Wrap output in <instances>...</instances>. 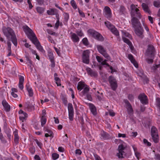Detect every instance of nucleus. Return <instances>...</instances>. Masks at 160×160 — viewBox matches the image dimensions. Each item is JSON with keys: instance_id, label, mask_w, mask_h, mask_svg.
Instances as JSON below:
<instances>
[{"instance_id": "nucleus-1", "label": "nucleus", "mask_w": 160, "mask_h": 160, "mask_svg": "<svg viewBox=\"0 0 160 160\" xmlns=\"http://www.w3.org/2000/svg\"><path fill=\"white\" fill-rule=\"evenodd\" d=\"M24 31L27 34L29 39L35 45L37 49L42 52H44L45 51L42 46H41L40 42L37 39L35 34L32 30L28 26H25L23 27Z\"/></svg>"}, {"instance_id": "nucleus-2", "label": "nucleus", "mask_w": 160, "mask_h": 160, "mask_svg": "<svg viewBox=\"0 0 160 160\" xmlns=\"http://www.w3.org/2000/svg\"><path fill=\"white\" fill-rule=\"evenodd\" d=\"M4 35L9 41H11L15 46L17 45V41L14 31L9 27H3L2 28Z\"/></svg>"}, {"instance_id": "nucleus-3", "label": "nucleus", "mask_w": 160, "mask_h": 160, "mask_svg": "<svg viewBox=\"0 0 160 160\" xmlns=\"http://www.w3.org/2000/svg\"><path fill=\"white\" fill-rule=\"evenodd\" d=\"M127 145L124 142L120 144L118 146V152L117 153V156L118 158H122L126 156L127 154Z\"/></svg>"}, {"instance_id": "nucleus-4", "label": "nucleus", "mask_w": 160, "mask_h": 160, "mask_svg": "<svg viewBox=\"0 0 160 160\" xmlns=\"http://www.w3.org/2000/svg\"><path fill=\"white\" fill-rule=\"evenodd\" d=\"M154 49L153 46L148 45V48L146 51V55L150 58H148L147 59V62L149 63H152L153 61V59L154 56Z\"/></svg>"}, {"instance_id": "nucleus-5", "label": "nucleus", "mask_w": 160, "mask_h": 160, "mask_svg": "<svg viewBox=\"0 0 160 160\" xmlns=\"http://www.w3.org/2000/svg\"><path fill=\"white\" fill-rule=\"evenodd\" d=\"M88 33L95 38L100 41H102L103 38L102 36L98 32L92 29H89L88 31Z\"/></svg>"}, {"instance_id": "nucleus-6", "label": "nucleus", "mask_w": 160, "mask_h": 160, "mask_svg": "<svg viewBox=\"0 0 160 160\" xmlns=\"http://www.w3.org/2000/svg\"><path fill=\"white\" fill-rule=\"evenodd\" d=\"M105 24L106 27L111 31L113 34L118 37V38H119V34L118 31L115 27L110 22L108 21L105 22Z\"/></svg>"}, {"instance_id": "nucleus-7", "label": "nucleus", "mask_w": 160, "mask_h": 160, "mask_svg": "<svg viewBox=\"0 0 160 160\" xmlns=\"http://www.w3.org/2000/svg\"><path fill=\"white\" fill-rule=\"evenodd\" d=\"M151 134L153 141L155 143L158 142L159 137L157 128L154 126H152L151 129Z\"/></svg>"}, {"instance_id": "nucleus-8", "label": "nucleus", "mask_w": 160, "mask_h": 160, "mask_svg": "<svg viewBox=\"0 0 160 160\" xmlns=\"http://www.w3.org/2000/svg\"><path fill=\"white\" fill-rule=\"evenodd\" d=\"M135 34L139 38H142L144 37V30L141 25L134 28Z\"/></svg>"}, {"instance_id": "nucleus-9", "label": "nucleus", "mask_w": 160, "mask_h": 160, "mask_svg": "<svg viewBox=\"0 0 160 160\" xmlns=\"http://www.w3.org/2000/svg\"><path fill=\"white\" fill-rule=\"evenodd\" d=\"M96 47L98 52L102 54L105 58L109 59V56L106 52V50L104 47L100 45H97Z\"/></svg>"}, {"instance_id": "nucleus-10", "label": "nucleus", "mask_w": 160, "mask_h": 160, "mask_svg": "<svg viewBox=\"0 0 160 160\" xmlns=\"http://www.w3.org/2000/svg\"><path fill=\"white\" fill-rule=\"evenodd\" d=\"M109 82L112 90H115L117 87V82L116 79L113 77L110 76L109 78Z\"/></svg>"}, {"instance_id": "nucleus-11", "label": "nucleus", "mask_w": 160, "mask_h": 160, "mask_svg": "<svg viewBox=\"0 0 160 160\" xmlns=\"http://www.w3.org/2000/svg\"><path fill=\"white\" fill-rule=\"evenodd\" d=\"M89 51L88 50L84 51L82 54V62L83 63L88 64L89 62Z\"/></svg>"}, {"instance_id": "nucleus-12", "label": "nucleus", "mask_w": 160, "mask_h": 160, "mask_svg": "<svg viewBox=\"0 0 160 160\" xmlns=\"http://www.w3.org/2000/svg\"><path fill=\"white\" fill-rule=\"evenodd\" d=\"M103 13L105 17L110 20L112 16L111 10L108 6H105L103 9Z\"/></svg>"}, {"instance_id": "nucleus-13", "label": "nucleus", "mask_w": 160, "mask_h": 160, "mask_svg": "<svg viewBox=\"0 0 160 160\" xmlns=\"http://www.w3.org/2000/svg\"><path fill=\"white\" fill-rule=\"evenodd\" d=\"M138 98L142 103L146 104L148 103L147 97L145 94H141L140 95Z\"/></svg>"}, {"instance_id": "nucleus-14", "label": "nucleus", "mask_w": 160, "mask_h": 160, "mask_svg": "<svg viewBox=\"0 0 160 160\" xmlns=\"http://www.w3.org/2000/svg\"><path fill=\"white\" fill-rule=\"evenodd\" d=\"M131 22L133 28L141 25L140 22L138 20L134 17H133L132 18Z\"/></svg>"}, {"instance_id": "nucleus-15", "label": "nucleus", "mask_w": 160, "mask_h": 160, "mask_svg": "<svg viewBox=\"0 0 160 160\" xmlns=\"http://www.w3.org/2000/svg\"><path fill=\"white\" fill-rule=\"evenodd\" d=\"M7 123L6 122L4 123V130L5 133L6 134L9 140L11 139V131L10 129L7 127Z\"/></svg>"}, {"instance_id": "nucleus-16", "label": "nucleus", "mask_w": 160, "mask_h": 160, "mask_svg": "<svg viewBox=\"0 0 160 160\" xmlns=\"http://www.w3.org/2000/svg\"><path fill=\"white\" fill-rule=\"evenodd\" d=\"M2 104L4 107V110L7 112H9L10 110V106L5 100L2 102Z\"/></svg>"}, {"instance_id": "nucleus-17", "label": "nucleus", "mask_w": 160, "mask_h": 160, "mask_svg": "<svg viewBox=\"0 0 160 160\" xmlns=\"http://www.w3.org/2000/svg\"><path fill=\"white\" fill-rule=\"evenodd\" d=\"M18 77L19 79L18 87L21 90H22L23 88V83L24 81V77L20 75H19Z\"/></svg>"}, {"instance_id": "nucleus-18", "label": "nucleus", "mask_w": 160, "mask_h": 160, "mask_svg": "<svg viewBox=\"0 0 160 160\" xmlns=\"http://www.w3.org/2000/svg\"><path fill=\"white\" fill-rule=\"evenodd\" d=\"M86 70L88 73L91 77H95L97 76V72L92 71L90 68H87Z\"/></svg>"}, {"instance_id": "nucleus-19", "label": "nucleus", "mask_w": 160, "mask_h": 160, "mask_svg": "<svg viewBox=\"0 0 160 160\" xmlns=\"http://www.w3.org/2000/svg\"><path fill=\"white\" fill-rule=\"evenodd\" d=\"M128 59L131 61V62L133 64L135 67L137 68L138 65L134 59L133 58L132 55L131 54H129L128 55Z\"/></svg>"}, {"instance_id": "nucleus-20", "label": "nucleus", "mask_w": 160, "mask_h": 160, "mask_svg": "<svg viewBox=\"0 0 160 160\" xmlns=\"http://www.w3.org/2000/svg\"><path fill=\"white\" fill-rule=\"evenodd\" d=\"M71 37L72 40L74 42H78L79 41V37L75 33H72Z\"/></svg>"}, {"instance_id": "nucleus-21", "label": "nucleus", "mask_w": 160, "mask_h": 160, "mask_svg": "<svg viewBox=\"0 0 160 160\" xmlns=\"http://www.w3.org/2000/svg\"><path fill=\"white\" fill-rule=\"evenodd\" d=\"M14 136V141L16 144H18V143L19 138L18 135V130L15 129L13 133Z\"/></svg>"}, {"instance_id": "nucleus-22", "label": "nucleus", "mask_w": 160, "mask_h": 160, "mask_svg": "<svg viewBox=\"0 0 160 160\" xmlns=\"http://www.w3.org/2000/svg\"><path fill=\"white\" fill-rule=\"evenodd\" d=\"M155 72H160V63L158 64L156 63L155 65H153L151 68Z\"/></svg>"}, {"instance_id": "nucleus-23", "label": "nucleus", "mask_w": 160, "mask_h": 160, "mask_svg": "<svg viewBox=\"0 0 160 160\" xmlns=\"http://www.w3.org/2000/svg\"><path fill=\"white\" fill-rule=\"evenodd\" d=\"M48 55L49 58L52 63V67H54L53 65V64L54 63V57L53 56V52L51 51H49L48 52Z\"/></svg>"}, {"instance_id": "nucleus-24", "label": "nucleus", "mask_w": 160, "mask_h": 160, "mask_svg": "<svg viewBox=\"0 0 160 160\" xmlns=\"http://www.w3.org/2000/svg\"><path fill=\"white\" fill-rule=\"evenodd\" d=\"M101 138L104 139H107L109 138V135L104 131H101L100 133Z\"/></svg>"}, {"instance_id": "nucleus-25", "label": "nucleus", "mask_w": 160, "mask_h": 160, "mask_svg": "<svg viewBox=\"0 0 160 160\" xmlns=\"http://www.w3.org/2000/svg\"><path fill=\"white\" fill-rule=\"evenodd\" d=\"M122 39L124 42L127 44L131 49H132L133 47L131 42L128 39L124 37V36H122Z\"/></svg>"}, {"instance_id": "nucleus-26", "label": "nucleus", "mask_w": 160, "mask_h": 160, "mask_svg": "<svg viewBox=\"0 0 160 160\" xmlns=\"http://www.w3.org/2000/svg\"><path fill=\"white\" fill-rule=\"evenodd\" d=\"M89 108L92 114L94 115H96L97 114V112L95 107L92 104H91L89 105Z\"/></svg>"}, {"instance_id": "nucleus-27", "label": "nucleus", "mask_w": 160, "mask_h": 160, "mask_svg": "<svg viewBox=\"0 0 160 160\" xmlns=\"http://www.w3.org/2000/svg\"><path fill=\"white\" fill-rule=\"evenodd\" d=\"M86 85L84 82H79L77 85V89L78 90L81 91L82 89H83Z\"/></svg>"}, {"instance_id": "nucleus-28", "label": "nucleus", "mask_w": 160, "mask_h": 160, "mask_svg": "<svg viewBox=\"0 0 160 160\" xmlns=\"http://www.w3.org/2000/svg\"><path fill=\"white\" fill-rule=\"evenodd\" d=\"M142 7L144 11L147 13L150 14V11L147 5L144 3H142Z\"/></svg>"}, {"instance_id": "nucleus-29", "label": "nucleus", "mask_w": 160, "mask_h": 160, "mask_svg": "<svg viewBox=\"0 0 160 160\" xmlns=\"http://www.w3.org/2000/svg\"><path fill=\"white\" fill-rule=\"evenodd\" d=\"M47 14L49 15H54L57 13L56 9L55 8H51L47 11Z\"/></svg>"}, {"instance_id": "nucleus-30", "label": "nucleus", "mask_w": 160, "mask_h": 160, "mask_svg": "<svg viewBox=\"0 0 160 160\" xmlns=\"http://www.w3.org/2000/svg\"><path fill=\"white\" fill-rule=\"evenodd\" d=\"M136 12H133V13H131L132 16H136L139 18H140L141 15L138 9L136 10Z\"/></svg>"}, {"instance_id": "nucleus-31", "label": "nucleus", "mask_w": 160, "mask_h": 160, "mask_svg": "<svg viewBox=\"0 0 160 160\" xmlns=\"http://www.w3.org/2000/svg\"><path fill=\"white\" fill-rule=\"evenodd\" d=\"M36 9L38 12L40 14H41L43 13L45 8L42 7H38L36 8Z\"/></svg>"}, {"instance_id": "nucleus-32", "label": "nucleus", "mask_w": 160, "mask_h": 160, "mask_svg": "<svg viewBox=\"0 0 160 160\" xmlns=\"http://www.w3.org/2000/svg\"><path fill=\"white\" fill-rule=\"evenodd\" d=\"M28 117V114L26 113H25L23 114H21L20 115L19 117V119L20 120H22V122L26 120V118Z\"/></svg>"}, {"instance_id": "nucleus-33", "label": "nucleus", "mask_w": 160, "mask_h": 160, "mask_svg": "<svg viewBox=\"0 0 160 160\" xmlns=\"http://www.w3.org/2000/svg\"><path fill=\"white\" fill-rule=\"evenodd\" d=\"M126 108L129 114L131 115L133 114V111L131 105L126 107Z\"/></svg>"}, {"instance_id": "nucleus-34", "label": "nucleus", "mask_w": 160, "mask_h": 160, "mask_svg": "<svg viewBox=\"0 0 160 160\" xmlns=\"http://www.w3.org/2000/svg\"><path fill=\"white\" fill-rule=\"evenodd\" d=\"M89 90V89L87 85L83 88V90L81 92L82 93V96L86 95L88 93Z\"/></svg>"}, {"instance_id": "nucleus-35", "label": "nucleus", "mask_w": 160, "mask_h": 160, "mask_svg": "<svg viewBox=\"0 0 160 160\" xmlns=\"http://www.w3.org/2000/svg\"><path fill=\"white\" fill-rule=\"evenodd\" d=\"M27 89L28 92L29 96L30 97H32L33 95V92L31 88L29 87H28L26 85Z\"/></svg>"}, {"instance_id": "nucleus-36", "label": "nucleus", "mask_w": 160, "mask_h": 160, "mask_svg": "<svg viewBox=\"0 0 160 160\" xmlns=\"http://www.w3.org/2000/svg\"><path fill=\"white\" fill-rule=\"evenodd\" d=\"M136 7H138V5H136ZM131 13H133V12H136V10H138V9L137 7H136V6L133 5L132 4L131 6Z\"/></svg>"}, {"instance_id": "nucleus-37", "label": "nucleus", "mask_w": 160, "mask_h": 160, "mask_svg": "<svg viewBox=\"0 0 160 160\" xmlns=\"http://www.w3.org/2000/svg\"><path fill=\"white\" fill-rule=\"evenodd\" d=\"M47 121V119L45 117H41V124L42 127H43L46 124Z\"/></svg>"}, {"instance_id": "nucleus-38", "label": "nucleus", "mask_w": 160, "mask_h": 160, "mask_svg": "<svg viewBox=\"0 0 160 160\" xmlns=\"http://www.w3.org/2000/svg\"><path fill=\"white\" fill-rule=\"evenodd\" d=\"M122 36H124V37H127L129 38H132L131 35L128 32H126L125 31H123L122 32Z\"/></svg>"}, {"instance_id": "nucleus-39", "label": "nucleus", "mask_w": 160, "mask_h": 160, "mask_svg": "<svg viewBox=\"0 0 160 160\" xmlns=\"http://www.w3.org/2000/svg\"><path fill=\"white\" fill-rule=\"evenodd\" d=\"M48 133H45V136L46 137H51L52 138L53 137V132L50 130H48Z\"/></svg>"}, {"instance_id": "nucleus-40", "label": "nucleus", "mask_w": 160, "mask_h": 160, "mask_svg": "<svg viewBox=\"0 0 160 160\" xmlns=\"http://www.w3.org/2000/svg\"><path fill=\"white\" fill-rule=\"evenodd\" d=\"M70 3L74 9H76L77 8V5L75 1L74 0H72L71 1Z\"/></svg>"}, {"instance_id": "nucleus-41", "label": "nucleus", "mask_w": 160, "mask_h": 160, "mask_svg": "<svg viewBox=\"0 0 160 160\" xmlns=\"http://www.w3.org/2000/svg\"><path fill=\"white\" fill-rule=\"evenodd\" d=\"M54 80L55 81L56 83L57 84L58 86H60L61 85V80L59 78H55L54 79Z\"/></svg>"}, {"instance_id": "nucleus-42", "label": "nucleus", "mask_w": 160, "mask_h": 160, "mask_svg": "<svg viewBox=\"0 0 160 160\" xmlns=\"http://www.w3.org/2000/svg\"><path fill=\"white\" fill-rule=\"evenodd\" d=\"M26 107L28 108H30L31 109H33L34 108V107L33 105L30 103L29 102H27L26 103Z\"/></svg>"}, {"instance_id": "nucleus-43", "label": "nucleus", "mask_w": 160, "mask_h": 160, "mask_svg": "<svg viewBox=\"0 0 160 160\" xmlns=\"http://www.w3.org/2000/svg\"><path fill=\"white\" fill-rule=\"evenodd\" d=\"M0 139L2 143H5L7 142V141L3 137L2 134H0Z\"/></svg>"}, {"instance_id": "nucleus-44", "label": "nucleus", "mask_w": 160, "mask_h": 160, "mask_svg": "<svg viewBox=\"0 0 160 160\" xmlns=\"http://www.w3.org/2000/svg\"><path fill=\"white\" fill-rule=\"evenodd\" d=\"M68 112H74L73 106L72 104L69 103L68 104Z\"/></svg>"}, {"instance_id": "nucleus-45", "label": "nucleus", "mask_w": 160, "mask_h": 160, "mask_svg": "<svg viewBox=\"0 0 160 160\" xmlns=\"http://www.w3.org/2000/svg\"><path fill=\"white\" fill-rule=\"evenodd\" d=\"M153 5L156 8L160 7V1H154L153 2Z\"/></svg>"}, {"instance_id": "nucleus-46", "label": "nucleus", "mask_w": 160, "mask_h": 160, "mask_svg": "<svg viewBox=\"0 0 160 160\" xmlns=\"http://www.w3.org/2000/svg\"><path fill=\"white\" fill-rule=\"evenodd\" d=\"M59 157V155L56 153H53L52 155V157L53 159L54 160H56Z\"/></svg>"}, {"instance_id": "nucleus-47", "label": "nucleus", "mask_w": 160, "mask_h": 160, "mask_svg": "<svg viewBox=\"0 0 160 160\" xmlns=\"http://www.w3.org/2000/svg\"><path fill=\"white\" fill-rule=\"evenodd\" d=\"M82 42L83 44L85 46L88 45V39L87 38H84L82 40Z\"/></svg>"}, {"instance_id": "nucleus-48", "label": "nucleus", "mask_w": 160, "mask_h": 160, "mask_svg": "<svg viewBox=\"0 0 160 160\" xmlns=\"http://www.w3.org/2000/svg\"><path fill=\"white\" fill-rule=\"evenodd\" d=\"M76 32L78 36L80 37L84 36V34L81 30H77Z\"/></svg>"}, {"instance_id": "nucleus-49", "label": "nucleus", "mask_w": 160, "mask_h": 160, "mask_svg": "<svg viewBox=\"0 0 160 160\" xmlns=\"http://www.w3.org/2000/svg\"><path fill=\"white\" fill-rule=\"evenodd\" d=\"M73 113L74 112H68L69 119L71 121L73 120Z\"/></svg>"}, {"instance_id": "nucleus-50", "label": "nucleus", "mask_w": 160, "mask_h": 160, "mask_svg": "<svg viewBox=\"0 0 160 160\" xmlns=\"http://www.w3.org/2000/svg\"><path fill=\"white\" fill-rule=\"evenodd\" d=\"M35 141L39 148H41L42 146V144L40 141H39L37 139H35Z\"/></svg>"}, {"instance_id": "nucleus-51", "label": "nucleus", "mask_w": 160, "mask_h": 160, "mask_svg": "<svg viewBox=\"0 0 160 160\" xmlns=\"http://www.w3.org/2000/svg\"><path fill=\"white\" fill-rule=\"evenodd\" d=\"M156 100V105L160 108V98H157Z\"/></svg>"}, {"instance_id": "nucleus-52", "label": "nucleus", "mask_w": 160, "mask_h": 160, "mask_svg": "<svg viewBox=\"0 0 160 160\" xmlns=\"http://www.w3.org/2000/svg\"><path fill=\"white\" fill-rule=\"evenodd\" d=\"M142 24L143 26L144 27L145 29L146 30V31L148 32L149 31V29L148 27L146 25L145 22L143 20H142Z\"/></svg>"}, {"instance_id": "nucleus-53", "label": "nucleus", "mask_w": 160, "mask_h": 160, "mask_svg": "<svg viewBox=\"0 0 160 160\" xmlns=\"http://www.w3.org/2000/svg\"><path fill=\"white\" fill-rule=\"evenodd\" d=\"M63 15L65 20L67 21L69 18V14L67 13H65Z\"/></svg>"}, {"instance_id": "nucleus-54", "label": "nucleus", "mask_w": 160, "mask_h": 160, "mask_svg": "<svg viewBox=\"0 0 160 160\" xmlns=\"http://www.w3.org/2000/svg\"><path fill=\"white\" fill-rule=\"evenodd\" d=\"M135 156L138 160H139L140 156V153L138 151L134 152Z\"/></svg>"}, {"instance_id": "nucleus-55", "label": "nucleus", "mask_w": 160, "mask_h": 160, "mask_svg": "<svg viewBox=\"0 0 160 160\" xmlns=\"http://www.w3.org/2000/svg\"><path fill=\"white\" fill-rule=\"evenodd\" d=\"M143 141L144 143L147 144V146H149L151 145V143L149 142L146 139H144Z\"/></svg>"}, {"instance_id": "nucleus-56", "label": "nucleus", "mask_w": 160, "mask_h": 160, "mask_svg": "<svg viewBox=\"0 0 160 160\" xmlns=\"http://www.w3.org/2000/svg\"><path fill=\"white\" fill-rule=\"evenodd\" d=\"M96 58L97 61L99 62H101L103 61L102 58L98 56H96Z\"/></svg>"}, {"instance_id": "nucleus-57", "label": "nucleus", "mask_w": 160, "mask_h": 160, "mask_svg": "<svg viewBox=\"0 0 160 160\" xmlns=\"http://www.w3.org/2000/svg\"><path fill=\"white\" fill-rule=\"evenodd\" d=\"M29 151L32 154H34L35 151V148L33 147H30L29 149Z\"/></svg>"}, {"instance_id": "nucleus-58", "label": "nucleus", "mask_w": 160, "mask_h": 160, "mask_svg": "<svg viewBox=\"0 0 160 160\" xmlns=\"http://www.w3.org/2000/svg\"><path fill=\"white\" fill-rule=\"evenodd\" d=\"M48 41L51 43H54L55 42L54 40L52 39V38L50 36H48Z\"/></svg>"}, {"instance_id": "nucleus-59", "label": "nucleus", "mask_w": 160, "mask_h": 160, "mask_svg": "<svg viewBox=\"0 0 160 160\" xmlns=\"http://www.w3.org/2000/svg\"><path fill=\"white\" fill-rule=\"evenodd\" d=\"M59 25V18H58V20L55 24V28L56 29H58Z\"/></svg>"}, {"instance_id": "nucleus-60", "label": "nucleus", "mask_w": 160, "mask_h": 160, "mask_svg": "<svg viewBox=\"0 0 160 160\" xmlns=\"http://www.w3.org/2000/svg\"><path fill=\"white\" fill-rule=\"evenodd\" d=\"M47 31L48 33V34H50L51 35H54L55 34V32H53V31H52V30H49V29L47 30Z\"/></svg>"}, {"instance_id": "nucleus-61", "label": "nucleus", "mask_w": 160, "mask_h": 160, "mask_svg": "<svg viewBox=\"0 0 160 160\" xmlns=\"http://www.w3.org/2000/svg\"><path fill=\"white\" fill-rule=\"evenodd\" d=\"M108 115L112 117H113L115 115V113L112 111H109L108 112Z\"/></svg>"}, {"instance_id": "nucleus-62", "label": "nucleus", "mask_w": 160, "mask_h": 160, "mask_svg": "<svg viewBox=\"0 0 160 160\" xmlns=\"http://www.w3.org/2000/svg\"><path fill=\"white\" fill-rule=\"evenodd\" d=\"M106 61H107V60H105L103 61H102L101 62V64H102V65H107L108 66H109V65L108 64V63L106 62Z\"/></svg>"}, {"instance_id": "nucleus-63", "label": "nucleus", "mask_w": 160, "mask_h": 160, "mask_svg": "<svg viewBox=\"0 0 160 160\" xmlns=\"http://www.w3.org/2000/svg\"><path fill=\"white\" fill-rule=\"evenodd\" d=\"M75 153L78 155H81L82 153L81 150L79 149H77L76 150Z\"/></svg>"}, {"instance_id": "nucleus-64", "label": "nucleus", "mask_w": 160, "mask_h": 160, "mask_svg": "<svg viewBox=\"0 0 160 160\" xmlns=\"http://www.w3.org/2000/svg\"><path fill=\"white\" fill-rule=\"evenodd\" d=\"M132 146L134 152L138 151L137 148L135 145H132Z\"/></svg>"}]
</instances>
